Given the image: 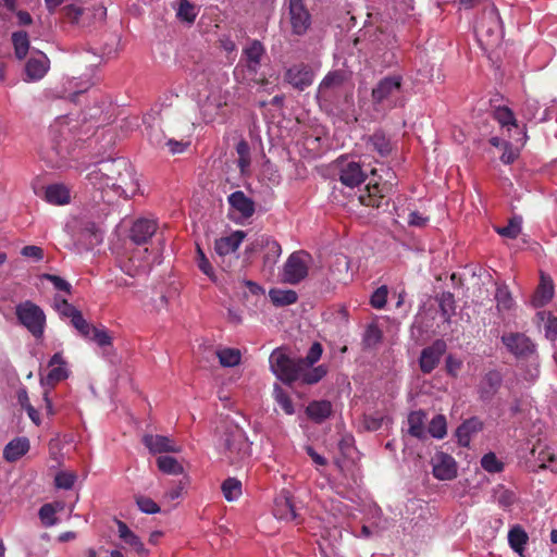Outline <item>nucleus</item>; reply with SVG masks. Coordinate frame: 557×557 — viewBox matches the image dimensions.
Wrapping results in <instances>:
<instances>
[{"mask_svg": "<svg viewBox=\"0 0 557 557\" xmlns=\"http://www.w3.org/2000/svg\"><path fill=\"white\" fill-rule=\"evenodd\" d=\"M269 363L272 373L280 381L286 384H292L294 382H300L309 385L315 384L327 373L326 367L320 364L308 374H305L302 361H299L298 358H292L283 347L276 348L272 351L269 358Z\"/></svg>", "mask_w": 557, "mask_h": 557, "instance_id": "f257e3e1", "label": "nucleus"}, {"mask_svg": "<svg viewBox=\"0 0 557 557\" xmlns=\"http://www.w3.org/2000/svg\"><path fill=\"white\" fill-rule=\"evenodd\" d=\"M101 175L109 182V193L119 197H133L139 193V181L135 169L125 158L108 160L103 163Z\"/></svg>", "mask_w": 557, "mask_h": 557, "instance_id": "f03ea898", "label": "nucleus"}, {"mask_svg": "<svg viewBox=\"0 0 557 557\" xmlns=\"http://www.w3.org/2000/svg\"><path fill=\"white\" fill-rule=\"evenodd\" d=\"M372 100L375 106L394 109L404 104L403 76L387 75L380 79L372 89Z\"/></svg>", "mask_w": 557, "mask_h": 557, "instance_id": "7ed1b4c3", "label": "nucleus"}, {"mask_svg": "<svg viewBox=\"0 0 557 557\" xmlns=\"http://www.w3.org/2000/svg\"><path fill=\"white\" fill-rule=\"evenodd\" d=\"M264 53L265 49L259 40H253L248 44L243 50L240 62L234 70V75L237 81L260 83L262 79L258 78L257 74Z\"/></svg>", "mask_w": 557, "mask_h": 557, "instance_id": "20e7f679", "label": "nucleus"}, {"mask_svg": "<svg viewBox=\"0 0 557 557\" xmlns=\"http://www.w3.org/2000/svg\"><path fill=\"white\" fill-rule=\"evenodd\" d=\"M223 454L232 465H237L250 455V443L237 425L230 426L224 433Z\"/></svg>", "mask_w": 557, "mask_h": 557, "instance_id": "39448f33", "label": "nucleus"}, {"mask_svg": "<svg viewBox=\"0 0 557 557\" xmlns=\"http://www.w3.org/2000/svg\"><path fill=\"white\" fill-rule=\"evenodd\" d=\"M18 322L37 339L41 338L46 327V314L36 304L26 300L16 306Z\"/></svg>", "mask_w": 557, "mask_h": 557, "instance_id": "423d86ee", "label": "nucleus"}, {"mask_svg": "<svg viewBox=\"0 0 557 557\" xmlns=\"http://www.w3.org/2000/svg\"><path fill=\"white\" fill-rule=\"evenodd\" d=\"M285 7L292 33L297 36L305 35L311 25V14L305 0H285Z\"/></svg>", "mask_w": 557, "mask_h": 557, "instance_id": "0eeeda50", "label": "nucleus"}, {"mask_svg": "<svg viewBox=\"0 0 557 557\" xmlns=\"http://www.w3.org/2000/svg\"><path fill=\"white\" fill-rule=\"evenodd\" d=\"M308 274L307 256L304 252H293L286 260L282 273L283 281L297 284Z\"/></svg>", "mask_w": 557, "mask_h": 557, "instance_id": "6e6552de", "label": "nucleus"}, {"mask_svg": "<svg viewBox=\"0 0 557 557\" xmlns=\"http://www.w3.org/2000/svg\"><path fill=\"white\" fill-rule=\"evenodd\" d=\"M338 177L343 185L354 188L366 180L359 162L342 157L337 160Z\"/></svg>", "mask_w": 557, "mask_h": 557, "instance_id": "1a4fd4ad", "label": "nucleus"}, {"mask_svg": "<svg viewBox=\"0 0 557 557\" xmlns=\"http://www.w3.org/2000/svg\"><path fill=\"white\" fill-rule=\"evenodd\" d=\"M49 372L40 377L42 387L52 388L58 382L64 381L70 375V369L66 360L61 352H55L48 362Z\"/></svg>", "mask_w": 557, "mask_h": 557, "instance_id": "9d476101", "label": "nucleus"}, {"mask_svg": "<svg viewBox=\"0 0 557 557\" xmlns=\"http://www.w3.org/2000/svg\"><path fill=\"white\" fill-rule=\"evenodd\" d=\"M432 473L441 481H450L457 476L458 466L453 456L437 451L431 459Z\"/></svg>", "mask_w": 557, "mask_h": 557, "instance_id": "9b49d317", "label": "nucleus"}, {"mask_svg": "<svg viewBox=\"0 0 557 557\" xmlns=\"http://www.w3.org/2000/svg\"><path fill=\"white\" fill-rule=\"evenodd\" d=\"M49 67L50 61L44 52L38 50L32 51L25 63V81H40L47 74Z\"/></svg>", "mask_w": 557, "mask_h": 557, "instance_id": "f8f14e48", "label": "nucleus"}, {"mask_svg": "<svg viewBox=\"0 0 557 557\" xmlns=\"http://www.w3.org/2000/svg\"><path fill=\"white\" fill-rule=\"evenodd\" d=\"M502 342L516 357H527L534 351V344L522 333L504 334Z\"/></svg>", "mask_w": 557, "mask_h": 557, "instance_id": "ddd939ff", "label": "nucleus"}, {"mask_svg": "<svg viewBox=\"0 0 557 557\" xmlns=\"http://www.w3.org/2000/svg\"><path fill=\"white\" fill-rule=\"evenodd\" d=\"M446 350V344L444 341H436L431 346L425 347L421 351L419 364L423 373L432 372L438 364L442 356Z\"/></svg>", "mask_w": 557, "mask_h": 557, "instance_id": "4468645a", "label": "nucleus"}, {"mask_svg": "<svg viewBox=\"0 0 557 557\" xmlns=\"http://www.w3.org/2000/svg\"><path fill=\"white\" fill-rule=\"evenodd\" d=\"M252 250H261L264 252V264L273 267L281 257L282 248L280 244L269 236H259L251 247Z\"/></svg>", "mask_w": 557, "mask_h": 557, "instance_id": "2eb2a0df", "label": "nucleus"}, {"mask_svg": "<svg viewBox=\"0 0 557 557\" xmlns=\"http://www.w3.org/2000/svg\"><path fill=\"white\" fill-rule=\"evenodd\" d=\"M143 443L154 455L182 451V447L169 436L147 434L143 437Z\"/></svg>", "mask_w": 557, "mask_h": 557, "instance_id": "dca6fc26", "label": "nucleus"}, {"mask_svg": "<svg viewBox=\"0 0 557 557\" xmlns=\"http://www.w3.org/2000/svg\"><path fill=\"white\" fill-rule=\"evenodd\" d=\"M157 228L158 224L154 219L139 218L133 223L129 237L136 244H145L152 237Z\"/></svg>", "mask_w": 557, "mask_h": 557, "instance_id": "f3484780", "label": "nucleus"}, {"mask_svg": "<svg viewBox=\"0 0 557 557\" xmlns=\"http://www.w3.org/2000/svg\"><path fill=\"white\" fill-rule=\"evenodd\" d=\"M500 30V20L497 10L492 7L482 13V20L475 25L478 35L494 36Z\"/></svg>", "mask_w": 557, "mask_h": 557, "instance_id": "a211bd4d", "label": "nucleus"}, {"mask_svg": "<svg viewBox=\"0 0 557 557\" xmlns=\"http://www.w3.org/2000/svg\"><path fill=\"white\" fill-rule=\"evenodd\" d=\"M224 102L220 95L212 92L199 104L201 119L205 123H212L222 115Z\"/></svg>", "mask_w": 557, "mask_h": 557, "instance_id": "6ab92c4d", "label": "nucleus"}, {"mask_svg": "<svg viewBox=\"0 0 557 557\" xmlns=\"http://www.w3.org/2000/svg\"><path fill=\"white\" fill-rule=\"evenodd\" d=\"M227 200L233 211L238 214L239 219H249L253 215L255 202L247 197L244 191L237 190L232 193Z\"/></svg>", "mask_w": 557, "mask_h": 557, "instance_id": "aec40b11", "label": "nucleus"}, {"mask_svg": "<svg viewBox=\"0 0 557 557\" xmlns=\"http://www.w3.org/2000/svg\"><path fill=\"white\" fill-rule=\"evenodd\" d=\"M95 230L96 226L94 223L79 216H71L64 225V231L75 242L82 240L87 234L94 233Z\"/></svg>", "mask_w": 557, "mask_h": 557, "instance_id": "412c9836", "label": "nucleus"}, {"mask_svg": "<svg viewBox=\"0 0 557 557\" xmlns=\"http://www.w3.org/2000/svg\"><path fill=\"white\" fill-rule=\"evenodd\" d=\"M148 249L145 248L143 250L138 249L127 262L122 265V270L128 274L129 276H137L140 274H146L151 270L152 263L148 260L147 257L140 259L141 255H147Z\"/></svg>", "mask_w": 557, "mask_h": 557, "instance_id": "4be33fe9", "label": "nucleus"}, {"mask_svg": "<svg viewBox=\"0 0 557 557\" xmlns=\"http://www.w3.org/2000/svg\"><path fill=\"white\" fill-rule=\"evenodd\" d=\"M273 513L280 520L293 521L297 515L288 492L283 491L274 500Z\"/></svg>", "mask_w": 557, "mask_h": 557, "instance_id": "5701e85b", "label": "nucleus"}, {"mask_svg": "<svg viewBox=\"0 0 557 557\" xmlns=\"http://www.w3.org/2000/svg\"><path fill=\"white\" fill-rule=\"evenodd\" d=\"M246 234L243 231H235L228 236L215 240L214 250L219 256H227L235 252L243 243Z\"/></svg>", "mask_w": 557, "mask_h": 557, "instance_id": "b1692460", "label": "nucleus"}, {"mask_svg": "<svg viewBox=\"0 0 557 557\" xmlns=\"http://www.w3.org/2000/svg\"><path fill=\"white\" fill-rule=\"evenodd\" d=\"M286 79L294 87L304 89L305 87L312 84L313 73L306 65H294L287 70Z\"/></svg>", "mask_w": 557, "mask_h": 557, "instance_id": "393cba45", "label": "nucleus"}, {"mask_svg": "<svg viewBox=\"0 0 557 557\" xmlns=\"http://www.w3.org/2000/svg\"><path fill=\"white\" fill-rule=\"evenodd\" d=\"M554 296V285L552 278L541 273L540 284L532 297V305L535 308H541L547 305Z\"/></svg>", "mask_w": 557, "mask_h": 557, "instance_id": "a878e982", "label": "nucleus"}, {"mask_svg": "<svg viewBox=\"0 0 557 557\" xmlns=\"http://www.w3.org/2000/svg\"><path fill=\"white\" fill-rule=\"evenodd\" d=\"M45 200L54 206L67 205L71 201V190L62 183L48 185L45 189Z\"/></svg>", "mask_w": 557, "mask_h": 557, "instance_id": "bb28decb", "label": "nucleus"}, {"mask_svg": "<svg viewBox=\"0 0 557 557\" xmlns=\"http://www.w3.org/2000/svg\"><path fill=\"white\" fill-rule=\"evenodd\" d=\"M503 377L498 371H490L479 385V395L482 400H490L500 387Z\"/></svg>", "mask_w": 557, "mask_h": 557, "instance_id": "cd10ccee", "label": "nucleus"}, {"mask_svg": "<svg viewBox=\"0 0 557 557\" xmlns=\"http://www.w3.org/2000/svg\"><path fill=\"white\" fill-rule=\"evenodd\" d=\"M483 429V422L476 418H470L460 424L456 431L458 444L467 447L470 444L472 435L479 433Z\"/></svg>", "mask_w": 557, "mask_h": 557, "instance_id": "c85d7f7f", "label": "nucleus"}, {"mask_svg": "<svg viewBox=\"0 0 557 557\" xmlns=\"http://www.w3.org/2000/svg\"><path fill=\"white\" fill-rule=\"evenodd\" d=\"M494 119L502 127H507L508 132H511V129L517 131L519 135H521V138H518L517 140H520L522 144L525 141L527 134L519 128L515 114L508 107H497L494 110Z\"/></svg>", "mask_w": 557, "mask_h": 557, "instance_id": "c756f323", "label": "nucleus"}, {"mask_svg": "<svg viewBox=\"0 0 557 557\" xmlns=\"http://www.w3.org/2000/svg\"><path fill=\"white\" fill-rule=\"evenodd\" d=\"M119 537L127 545H129L138 555L146 556L148 550L145 548L141 540L126 525L125 522L117 520Z\"/></svg>", "mask_w": 557, "mask_h": 557, "instance_id": "7c9ffc66", "label": "nucleus"}, {"mask_svg": "<svg viewBox=\"0 0 557 557\" xmlns=\"http://www.w3.org/2000/svg\"><path fill=\"white\" fill-rule=\"evenodd\" d=\"M29 450V441L27 437H16L9 442L3 449V457L7 461L18 460Z\"/></svg>", "mask_w": 557, "mask_h": 557, "instance_id": "2f4dec72", "label": "nucleus"}, {"mask_svg": "<svg viewBox=\"0 0 557 557\" xmlns=\"http://www.w3.org/2000/svg\"><path fill=\"white\" fill-rule=\"evenodd\" d=\"M350 261L347 257H337L331 268V278L339 284H348L352 281V274L349 272Z\"/></svg>", "mask_w": 557, "mask_h": 557, "instance_id": "473e14b6", "label": "nucleus"}, {"mask_svg": "<svg viewBox=\"0 0 557 557\" xmlns=\"http://www.w3.org/2000/svg\"><path fill=\"white\" fill-rule=\"evenodd\" d=\"M308 417L320 423L327 419L332 413V404L329 400H314L307 407Z\"/></svg>", "mask_w": 557, "mask_h": 557, "instance_id": "72a5a7b5", "label": "nucleus"}, {"mask_svg": "<svg viewBox=\"0 0 557 557\" xmlns=\"http://www.w3.org/2000/svg\"><path fill=\"white\" fill-rule=\"evenodd\" d=\"M529 536L523 528L519 524L513 525L508 532V543L511 549L523 556L524 547L528 543Z\"/></svg>", "mask_w": 557, "mask_h": 557, "instance_id": "f704fd0d", "label": "nucleus"}, {"mask_svg": "<svg viewBox=\"0 0 557 557\" xmlns=\"http://www.w3.org/2000/svg\"><path fill=\"white\" fill-rule=\"evenodd\" d=\"M219 362L224 368H233L240 363L242 352L237 348L221 347L216 349Z\"/></svg>", "mask_w": 557, "mask_h": 557, "instance_id": "c9c22d12", "label": "nucleus"}, {"mask_svg": "<svg viewBox=\"0 0 557 557\" xmlns=\"http://www.w3.org/2000/svg\"><path fill=\"white\" fill-rule=\"evenodd\" d=\"M104 162L106 161H101L98 164H96L87 174L86 180L94 188L109 194V184H107V181L109 182V180L106 175L100 174V171H102Z\"/></svg>", "mask_w": 557, "mask_h": 557, "instance_id": "e433bc0d", "label": "nucleus"}, {"mask_svg": "<svg viewBox=\"0 0 557 557\" xmlns=\"http://www.w3.org/2000/svg\"><path fill=\"white\" fill-rule=\"evenodd\" d=\"M158 469L169 475H180L184 473V467L172 456H160L157 458Z\"/></svg>", "mask_w": 557, "mask_h": 557, "instance_id": "4c0bfd02", "label": "nucleus"}, {"mask_svg": "<svg viewBox=\"0 0 557 557\" xmlns=\"http://www.w3.org/2000/svg\"><path fill=\"white\" fill-rule=\"evenodd\" d=\"M269 297L275 306H288L297 301V293L292 289L272 288Z\"/></svg>", "mask_w": 557, "mask_h": 557, "instance_id": "58836bf2", "label": "nucleus"}, {"mask_svg": "<svg viewBox=\"0 0 557 557\" xmlns=\"http://www.w3.org/2000/svg\"><path fill=\"white\" fill-rule=\"evenodd\" d=\"M425 414L422 411H412L408 416V433L417 438H423Z\"/></svg>", "mask_w": 557, "mask_h": 557, "instance_id": "ea45409f", "label": "nucleus"}, {"mask_svg": "<svg viewBox=\"0 0 557 557\" xmlns=\"http://www.w3.org/2000/svg\"><path fill=\"white\" fill-rule=\"evenodd\" d=\"M222 494L227 502L237 500L243 494L242 482L235 478H227L221 485Z\"/></svg>", "mask_w": 557, "mask_h": 557, "instance_id": "a19ab883", "label": "nucleus"}, {"mask_svg": "<svg viewBox=\"0 0 557 557\" xmlns=\"http://www.w3.org/2000/svg\"><path fill=\"white\" fill-rule=\"evenodd\" d=\"M195 261H196V264L198 267V269L206 275L209 277L210 281H212L213 283L216 282V275H215V272H214V269L211 264V262L209 261V259L207 258L205 251L202 250V248L200 247L199 244L196 245V257H195Z\"/></svg>", "mask_w": 557, "mask_h": 557, "instance_id": "79ce46f5", "label": "nucleus"}, {"mask_svg": "<svg viewBox=\"0 0 557 557\" xmlns=\"http://www.w3.org/2000/svg\"><path fill=\"white\" fill-rule=\"evenodd\" d=\"M371 149L375 150L381 157H386L392 151V144L383 133H374L368 141Z\"/></svg>", "mask_w": 557, "mask_h": 557, "instance_id": "37998d69", "label": "nucleus"}, {"mask_svg": "<svg viewBox=\"0 0 557 557\" xmlns=\"http://www.w3.org/2000/svg\"><path fill=\"white\" fill-rule=\"evenodd\" d=\"M495 300L498 311H509L515 306V300L506 285L497 286Z\"/></svg>", "mask_w": 557, "mask_h": 557, "instance_id": "c03bdc74", "label": "nucleus"}, {"mask_svg": "<svg viewBox=\"0 0 557 557\" xmlns=\"http://www.w3.org/2000/svg\"><path fill=\"white\" fill-rule=\"evenodd\" d=\"M236 152L238 154L237 165L242 174H246L251 164L250 147L244 139L239 140L236 145Z\"/></svg>", "mask_w": 557, "mask_h": 557, "instance_id": "a18cd8bd", "label": "nucleus"}, {"mask_svg": "<svg viewBox=\"0 0 557 557\" xmlns=\"http://www.w3.org/2000/svg\"><path fill=\"white\" fill-rule=\"evenodd\" d=\"M12 42L17 59H24L29 50V39L25 32H15L12 34Z\"/></svg>", "mask_w": 557, "mask_h": 557, "instance_id": "49530a36", "label": "nucleus"}, {"mask_svg": "<svg viewBox=\"0 0 557 557\" xmlns=\"http://www.w3.org/2000/svg\"><path fill=\"white\" fill-rule=\"evenodd\" d=\"M322 346L320 343H313L305 358H298L304 363V373L308 374L311 370H314L313 364L318 362L322 356Z\"/></svg>", "mask_w": 557, "mask_h": 557, "instance_id": "de8ad7c7", "label": "nucleus"}, {"mask_svg": "<svg viewBox=\"0 0 557 557\" xmlns=\"http://www.w3.org/2000/svg\"><path fill=\"white\" fill-rule=\"evenodd\" d=\"M273 395L276 404L286 414L295 413V407L289 395L278 384L274 385Z\"/></svg>", "mask_w": 557, "mask_h": 557, "instance_id": "09e8293b", "label": "nucleus"}, {"mask_svg": "<svg viewBox=\"0 0 557 557\" xmlns=\"http://www.w3.org/2000/svg\"><path fill=\"white\" fill-rule=\"evenodd\" d=\"M198 10L194 4L188 0H180V5L176 11V16L180 21L191 24L196 20Z\"/></svg>", "mask_w": 557, "mask_h": 557, "instance_id": "8fccbe9b", "label": "nucleus"}, {"mask_svg": "<svg viewBox=\"0 0 557 557\" xmlns=\"http://www.w3.org/2000/svg\"><path fill=\"white\" fill-rule=\"evenodd\" d=\"M53 308L61 317L69 318L71 321L74 319L76 314L81 312L66 299H63L60 296L54 297Z\"/></svg>", "mask_w": 557, "mask_h": 557, "instance_id": "3c124183", "label": "nucleus"}, {"mask_svg": "<svg viewBox=\"0 0 557 557\" xmlns=\"http://www.w3.org/2000/svg\"><path fill=\"white\" fill-rule=\"evenodd\" d=\"M521 226L522 219L520 216H513L506 226L497 227L496 232L503 237L517 238L521 232Z\"/></svg>", "mask_w": 557, "mask_h": 557, "instance_id": "603ef678", "label": "nucleus"}, {"mask_svg": "<svg viewBox=\"0 0 557 557\" xmlns=\"http://www.w3.org/2000/svg\"><path fill=\"white\" fill-rule=\"evenodd\" d=\"M429 433L434 437L442 440L447 434L446 418L443 414L435 416L429 424Z\"/></svg>", "mask_w": 557, "mask_h": 557, "instance_id": "864d4df0", "label": "nucleus"}, {"mask_svg": "<svg viewBox=\"0 0 557 557\" xmlns=\"http://www.w3.org/2000/svg\"><path fill=\"white\" fill-rule=\"evenodd\" d=\"M481 467L490 473H498L503 471L504 463L498 460L494 453H487L481 458Z\"/></svg>", "mask_w": 557, "mask_h": 557, "instance_id": "5fc2aeb1", "label": "nucleus"}, {"mask_svg": "<svg viewBox=\"0 0 557 557\" xmlns=\"http://www.w3.org/2000/svg\"><path fill=\"white\" fill-rule=\"evenodd\" d=\"M537 317L542 321H545V336L548 339L554 341L557 336V317H554L552 313L545 311L539 312Z\"/></svg>", "mask_w": 557, "mask_h": 557, "instance_id": "6e6d98bb", "label": "nucleus"}, {"mask_svg": "<svg viewBox=\"0 0 557 557\" xmlns=\"http://www.w3.org/2000/svg\"><path fill=\"white\" fill-rule=\"evenodd\" d=\"M71 324L75 327L78 334L86 341H88L95 329L92 324H90L84 319L82 312L74 317V319L71 321Z\"/></svg>", "mask_w": 557, "mask_h": 557, "instance_id": "4d7b16f0", "label": "nucleus"}, {"mask_svg": "<svg viewBox=\"0 0 557 557\" xmlns=\"http://www.w3.org/2000/svg\"><path fill=\"white\" fill-rule=\"evenodd\" d=\"M382 339V331L376 324L367 326L363 335V344L366 347L372 348L376 346Z\"/></svg>", "mask_w": 557, "mask_h": 557, "instance_id": "13d9d810", "label": "nucleus"}, {"mask_svg": "<svg viewBox=\"0 0 557 557\" xmlns=\"http://www.w3.org/2000/svg\"><path fill=\"white\" fill-rule=\"evenodd\" d=\"M38 516L41 523L47 528L53 527L58 523L57 512L50 504L42 505L39 509Z\"/></svg>", "mask_w": 557, "mask_h": 557, "instance_id": "bf43d9fd", "label": "nucleus"}, {"mask_svg": "<svg viewBox=\"0 0 557 557\" xmlns=\"http://www.w3.org/2000/svg\"><path fill=\"white\" fill-rule=\"evenodd\" d=\"M88 341L95 342L99 347H108L112 345V337L104 327L99 329L95 326Z\"/></svg>", "mask_w": 557, "mask_h": 557, "instance_id": "052dcab7", "label": "nucleus"}, {"mask_svg": "<svg viewBox=\"0 0 557 557\" xmlns=\"http://www.w3.org/2000/svg\"><path fill=\"white\" fill-rule=\"evenodd\" d=\"M342 83V75L339 73L327 74L319 86V97L326 94L327 89L338 86Z\"/></svg>", "mask_w": 557, "mask_h": 557, "instance_id": "680f3d73", "label": "nucleus"}, {"mask_svg": "<svg viewBox=\"0 0 557 557\" xmlns=\"http://www.w3.org/2000/svg\"><path fill=\"white\" fill-rule=\"evenodd\" d=\"M393 184L391 182H384L380 184L377 182L372 183V181L368 184L369 197H379L383 198L386 194L392 189Z\"/></svg>", "mask_w": 557, "mask_h": 557, "instance_id": "e2e57ef3", "label": "nucleus"}, {"mask_svg": "<svg viewBox=\"0 0 557 557\" xmlns=\"http://www.w3.org/2000/svg\"><path fill=\"white\" fill-rule=\"evenodd\" d=\"M76 480V475L72 472L61 471L57 473L54 482L57 487L70 490L73 487Z\"/></svg>", "mask_w": 557, "mask_h": 557, "instance_id": "0e129e2a", "label": "nucleus"}, {"mask_svg": "<svg viewBox=\"0 0 557 557\" xmlns=\"http://www.w3.org/2000/svg\"><path fill=\"white\" fill-rule=\"evenodd\" d=\"M387 288L386 286H381L373 292L371 295L370 304L375 309H382L387 300Z\"/></svg>", "mask_w": 557, "mask_h": 557, "instance_id": "69168bd1", "label": "nucleus"}, {"mask_svg": "<svg viewBox=\"0 0 557 557\" xmlns=\"http://www.w3.org/2000/svg\"><path fill=\"white\" fill-rule=\"evenodd\" d=\"M138 508L145 513H157L160 511V507L156 502L149 497L140 496L136 499Z\"/></svg>", "mask_w": 557, "mask_h": 557, "instance_id": "338daca9", "label": "nucleus"}, {"mask_svg": "<svg viewBox=\"0 0 557 557\" xmlns=\"http://www.w3.org/2000/svg\"><path fill=\"white\" fill-rule=\"evenodd\" d=\"M262 176L267 178L271 184H278L281 181V175L276 168L272 165L270 162H265L262 166Z\"/></svg>", "mask_w": 557, "mask_h": 557, "instance_id": "774afa93", "label": "nucleus"}]
</instances>
